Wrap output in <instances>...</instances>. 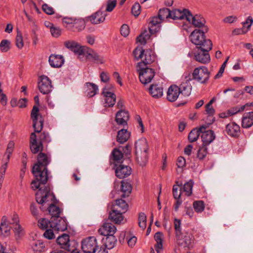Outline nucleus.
<instances>
[{"label": "nucleus", "instance_id": "obj_38", "mask_svg": "<svg viewBox=\"0 0 253 253\" xmlns=\"http://www.w3.org/2000/svg\"><path fill=\"white\" fill-rule=\"evenodd\" d=\"M154 238L157 242V244L155 246V249L159 253L163 247V234L161 232H157L155 234Z\"/></svg>", "mask_w": 253, "mask_h": 253}, {"label": "nucleus", "instance_id": "obj_46", "mask_svg": "<svg viewBox=\"0 0 253 253\" xmlns=\"http://www.w3.org/2000/svg\"><path fill=\"white\" fill-rule=\"evenodd\" d=\"M193 208L197 212H201L205 209L204 203L202 201H197L193 203Z\"/></svg>", "mask_w": 253, "mask_h": 253}, {"label": "nucleus", "instance_id": "obj_14", "mask_svg": "<svg viewBox=\"0 0 253 253\" xmlns=\"http://www.w3.org/2000/svg\"><path fill=\"white\" fill-rule=\"evenodd\" d=\"M119 207H109L110 209L109 211V218L116 224H120L124 219V216L123 214L124 213L122 211L117 210Z\"/></svg>", "mask_w": 253, "mask_h": 253}, {"label": "nucleus", "instance_id": "obj_58", "mask_svg": "<svg viewBox=\"0 0 253 253\" xmlns=\"http://www.w3.org/2000/svg\"><path fill=\"white\" fill-rule=\"evenodd\" d=\"M120 33L122 36L124 37H126L129 33V28L128 26L126 24H123L120 29Z\"/></svg>", "mask_w": 253, "mask_h": 253}, {"label": "nucleus", "instance_id": "obj_4", "mask_svg": "<svg viewBox=\"0 0 253 253\" xmlns=\"http://www.w3.org/2000/svg\"><path fill=\"white\" fill-rule=\"evenodd\" d=\"M51 141L49 133L43 131L41 133L37 139L35 132L31 134L30 137V146L31 152L33 154H37L43 149V143H48Z\"/></svg>", "mask_w": 253, "mask_h": 253}, {"label": "nucleus", "instance_id": "obj_63", "mask_svg": "<svg viewBox=\"0 0 253 253\" xmlns=\"http://www.w3.org/2000/svg\"><path fill=\"white\" fill-rule=\"evenodd\" d=\"M74 20L75 19L72 18L64 17L62 20V21L64 24H66V27L69 30L70 27L71 26Z\"/></svg>", "mask_w": 253, "mask_h": 253}, {"label": "nucleus", "instance_id": "obj_62", "mask_svg": "<svg viewBox=\"0 0 253 253\" xmlns=\"http://www.w3.org/2000/svg\"><path fill=\"white\" fill-rule=\"evenodd\" d=\"M50 32L52 35L56 38L58 37L61 35V30L59 28L54 26L50 27Z\"/></svg>", "mask_w": 253, "mask_h": 253}, {"label": "nucleus", "instance_id": "obj_41", "mask_svg": "<svg viewBox=\"0 0 253 253\" xmlns=\"http://www.w3.org/2000/svg\"><path fill=\"white\" fill-rule=\"evenodd\" d=\"M86 86L88 88L87 96L91 97L97 93L98 88V86L93 83H87Z\"/></svg>", "mask_w": 253, "mask_h": 253}, {"label": "nucleus", "instance_id": "obj_13", "mask_svg": "<svg viewBox=\"0 0 253 253\" xmlns=\"http://www.w3.org/2000/svg\"><path fill=\"white\" fill-rule=\"evenodd\" d=\"M129 119L128 112L121 109L119 110L116 114L115 121L118 125H121L125 127L127 126V121Z\"/></svg>", "mask_w": 253, "mask_h": 253}, {"label": "nucleus", "instance_id": "obj_50", "mask_svg": "<svg viewBox=\"0 0 253 253\" xmlns=\"http://www.w3.org/2000/svg\"><path fill=\"white\" fill-rule=\"evenodd\" d=\"M41 116L39 114V109L38 106L34 105L31 113V118L32 120H36V119H39Z\"/></svg>", "mask_w": 253, "mask_h": 253}, {"label": "nucleus", "instance_id": "obj_23", "mask_svg": "<svg viewBox=\"0 0 253 253\" xmlns=\"http://www.w3.org/2000/svg\"><path fill=\"white\" fill-rule=\"evenodd\" d=\"M201 138L203 145L205 146L209 145L215 139L214 132L212 130H203L201 132Z\"/></svg>", "mask_w": 253, "mask_h": 253}, {"label": "nucleus", "instance_id": "obj_31", "mask_svg": "<svg viewBox=\"0 0 253 253\" xmlns=\"http://www.w3.org/2000/svg\"><path fill=\"white\" fill-rule=\"evenodd\" d=\"M205 126H202L199 128H194L189 133L188 139L189 142H194L197 140L201 132L206 129Z\"/></svg>", "mask_w": 253, "mask_h": 253}, {"label": "nucleus", "instance_id": "obj_15", "mask_svg": "<svg viewBox=\"0 0 253 253\" xmlns=\"http://www.w3.org/2000/svg\"><path fill=\"white\" fill-rule=\"evenodd\" d=\"M106 16L107 14L100 9L87 17V20L93 24H98L103 23L105 21Z\"/></svg>", "mask_w": 253, "mask_h": 253}, {"label": "nucleus", "instance_id": "obj_57", "mask_svg": "<svg viewBox=\"0 0 253 253\" xmlns=\"http://www.w3.org/2000/svg\"><path fill=\"white\" fill-rule=\"evenodd\" d=\"M119 148L121 150L123 155H125L126 157H128L131 153V146L126 144L125 147L120 146Z\"/></svg>", "mask_w": 253, "mask_h": 253}, {"label": "nucleus", "instance_id": "obj_12", "mask_svg": "<svg viewBox=\"0 0 253 253\" xmlns=\"http://www.w3.org/2000/svg\"><path fill=\"white\" fill-rule=\"evenodd\" d=\"M225 131L227 134L233 138H238L241 134L239 125L235 122H230L226 126Z\"/></svg>", "mask_w": 253, "mask_h": 253}, {"label": "nucleus", "instance_id": "obj_45", "mask_svg": "<svg viewBox=\"0 0 253 253\" xmlns=\"http://www.w3.org/2000/svg\"><path fill=\"white\" fill-rule=\"evenodd\" d=\"M44 248L43 243L40 241H35L32 245V248L33 251L37 253H40Z\"/></svg>", "mask_w": 253, "mask_h": 253}, {"label": "nucleus", "instance_id": "obj_19", "mask_svg": "<svg viewBox=\"0 0 253 253\" xmlns=\"http://www.w3.org/2000/svg\"><path fill=\"white\" fill-rule=\"evenodd\" d=\"M116 226L112 223L105 222L102 227L99 229L98 232L102 235L114 234L116 232Z\"/></svg>", "mask_w": 253, "mask_h": 253}, {"label": "nucleus", "instance_id": "obj_60", "mask_svg": "<svg viewBox=\"0 0 253 253\" xmlns=\"http://www.w3.org/2000/svg\"><path fill=\"white\" fill-rule=\"evenodd\" d=\"M136 240V237L134 236H131L130 233H129L128 238L126 239V242L129 247H133L135 245Z\"/></svg>", "mask_w": 253, "mask_h": 253}, {"label": "nucleus", "instance_id": "obj_6", "mask_svg": "<svg viewBox=\"0 0 253 253\" xmlns=\"http://www.w3.org/2000/svg\"><path fill=\"white\" fill-rule=\"evenodd\" d=\"M208 31L207 27H203V29H196L192 32L190 36L191 42L196 45V47L204 46L208 41H211L207 39L205 37V33Z\"/></svg>", "mask_w": 253, "mask_h": 253}, {"label": "nucleus", "instance_id": "obj_16", "mask_svg": "<svg viewBox=\"0 0 253 253\" xmlns=\"http://www.w3.org/2000/svg\"><path fill=\"white\" fill-rule=\"evenodd\" d=\"M187 21L198 28H202L203 29V27H207L205 26L206 23L205 19L201 15H195L193 16L190 12L189 15L188 16Z\"/></svg>", "mask_w": 253, "mask_h": 253}, {"label": "nucleus", "instance_id": "obj_28", "mask_svg": "<svg viewBox=\"0 0 253 253\" xmlns=\"http://www.w3.org/2000/svg\"><path fill=\"white\" fill-rule=\"evenodd\" d=\"M171 18L173 20L183 19L185 18L187 20L190 11L186 9H184L182 11L175 9L171 11Z\"/></svg>", "mask_w": 253, "mask_h": 253}, {"label": "nucleus", "instance_id": "obj_27", "mask_svg": "<svg viewBox=\"0 0 253 253\" xmlns=\"http://www.w3.org/2000/svg\"><path fill=\"white\" fill-rule=\"evenodd\" d=\"M155 76L154 70L149 67L143 66V84L150 83Z\"/></svg>", "mask_w": 253, "mask_h": 253}, {"label": "nucleus", "instance_id": "obj_51", "mask_svg": "<svg viewBox=\"0 0 253 253\" xmlns=\"http://www.w3.org/2000/svg\"><path fill=\"white\" fill-rule=\"evenodd\" d=\"M10 234V228L8 225L4 227L0 226V237L3 238L8 236Z\"/></svg>", "mask_w": 253, "mask_h": 253}, {"label": "nucleus", "instance_id": "obj_9", "mask_svg": "<svg viewBox=\"0 0 253 253\" xmlns=\"http://www.w3.org/2000/svg\"><path fill=\"white\" fill-rule=\"evenodd\" d=\"M98 245L94 236L88 237L82 241V249L84 253H95Z\"/></svg>", "mask_w": 253, "mask_h": 253}, {"label": "nucleus", "instance_id": "obj_2", "mask_svg": "<svg viewBox=\"0 0 253 253\" xmlns=\"http://www.w3.org/2000/svg\"><path fill=\"white\" fill-rule=\"evenodd\" d=\"M171 11L168 8H161L158 15L150 17L147 21L148 30L143 31V45L147 41L151 39V37L160 31L161 23L165 20L171 18Z\"/></svg>", "mask_w": 253, "mask_h": 253}, {"label": "nucleus", "instance_id": "obj_34", "mask_svg": "<svg viewBox=\"0 0 253 253\" xmlns=\"http://www.w3.org/2000/svg\"><path fill=\"white\" fill-rule=\"evenodd\" d=\"M85 27V22L83 19H75L74 22L69 29V30L76 32L83 30Z\"/></svg>", "mask_w": 253, "mask_h": 253}, {"label": "nucleus", "instance_id": "obj_40", "mask_svg": "<svg viewBox=\"0 0 253 253\" xmlns=\"http://www.w3.org/2000/svg\"><path fill=\"white\" fill-rule=\"evenodd\" d=\"M48 211L51 217L50 218L55 217L56 216H60L61 211L60 209L53 204H49L48 207Z\"/></svg>", "mask_w": 253, "mask_h": 253}, {"label": "nucleus", "instance_id": "obj_35", "mask_svg": "<svg viewBox=\"0 0 253 253\" xmlns=\"http://www.w3.org/2000/svg\"><path fill=\"white\" fill-rule=\"evenodd\" d=\"M86 58L94 61L95 63L103 64V58L93 50H89L87 52Z\"/></svg>", "mask_w": 253, "mask_h": 253}, {"label": "nucleus", "instance_id": "obj_17", "mask_svg": "<svg viewBox=\"0 0 253 253\" xmlns=\"http://www.w3.org/2000/svg\"><path fill=\"white\" fill-rule=\"evenodd\" d=\"M56 243L60 246V248L66 250H70V248L72 247V242L70 241L69 235L67 234H63L59 236L56 239Z\"/></svg>", "mask_w": 253, "mask_h": 253}, {"label": "nucleus", "instance_id": "obj_37", "mask_svg": "<svg viewBox=\"0 0 253 253\" xmlns=\"http://www.w3.org/2000/svg\"><path fill=\"white\" fill-rule=\"evenodd\" d=\"M105 236H106L104 242L105 248L111 250L115 247L117 242V239L114 236V234L105 235Z\"/></svg>", "mask_w": 253, "mask_h": 253}, {"label": "nucleus", "instance_id": "obj_25", "mask_svg": "<svg viewBox=\"0 0 253 253\" xmlns=\"http://www.w3.org/2000/svg\"><path fill=\"white\" fill-rule=\"evenodd\" d=\"M149 94L154 98H158L163 95V88L158 84H152L148 88Z\"/></svg>", "mask_w": 253, "mask_h": 253}, {"label": "nucleus", "instance_id": "obj_49", "mask_svg": "<svg viewBox=\"0 0 253 253\" xmlns=\"http://www.w3.org/2000/svg\"><path fill=\"white\" fill-rule=\"evenodd\" d=\"M16 45V46L21 49L23 47L24 43L23 40V37L20 31H18L17 36L15 39Z\"/></svg>", "mask_w": 253, "mask_h": 253}, {"label": "nucleus", "instance_id": "obj_32", "mask_svg": "<svg viewBox=\"0 0 253 253\" xmlns=\"http://www.w3.org/2000/svg\"><path fill=\"white\" fill-rule=\"evenodd\" d=\"M119 208L117 209V210H119L122 212L126 213L128 210V205L126 203V202L122 199H117L115 201V204H112L111 205H109L108 207H117Z\"/></svg>", "mask_w": 253, "mask_h": 253}, {"label": "nucleus", "instance_id": "obj_8", "mask_svg": "<svg viewBox=\"0 0 253 253\" xmlns=\"http://www.w3.org/2000/svg\"><path fill=\"white\" fill-rule=\"evenodd\" d=\"M132 55L133 56V61L134 62H138L135 65L136 71L139 75V80L142 83L141 77L142 76V46L141 45H137L133 50Z\"/></svg>", "mask_w": 253, "mask_h": 253}, {"label": "nucleus", "instance_id": "obj_24", "mask_svg": "<svg viewBox=\"0 0 253 253\" xmlns=\"http://www.w3.org/2000/svg\"><path fill=\"white\" fill-rule=\"evenodd\" d=\"M48 62L52 67L59 68L63 65L64 59L62 55L51 54L49 57Z\"/></svg>", "mask_w": 253, "mask_h": 253}, {"label": "nucleus", "instance_id": "obj_33", "mask_svg": "<svg viewBox=\"0 0 253 253\" xmlns=\"http://www.w3.org/2000/svg\"><path fill=\"white\" fill-rule=\"evenodd\" d=\"M142 141L140 139L138 140L135 143V160L140 163V165H141V162L142 160Z\"/></svg>", "mask_w": 253, "mask_h": 253}, {"label": "nucleus", "instance_id": "obj_39", "mask_svg": "<svg viewBox=\"0 0 253 253\" xmlns=\"http://www.w3.org/2000/svg\"><path fill=\"white\" fill-rule=\"evenodd\" d=\"M33 127L34 128V132L40 133L41 132L43 125V119L42 116H40L39 119H36V120H32Z\"/></svg>", "mask_w": 253, "mask_h": 253}, {"label": "nucleus", "instance_id": "obj_22", "mask_svg": "<svg viewBox=\"0 0 253 253\" xmlns=\"http://www.w3.org/2000/svg\"><path fill=\"white\" fill-rule=\"evenodd\" d=\"M64 45L67 48L74 52L75 54L79 55L84 54V47L80 46L79 44L75 41L65 42Z\"/></svg>", "mask_w": 253, "mask_h": 253}, {"label": "nucleus", "instance_id": "obj_47", "mask_svg": "<svg viewBox=\"0 0 253 253\" xmlns=\"http://www.w3.org/2000/svg\"><path fill=\"white\" fill-rule=\"evenodd\" d=\"M10 42L7 40H3L0 43V50L3 52H7L10 49Z\"/></svg>", "mask_w": 253, "mask_h": 253}, {"label": "nucleus", "instance_id": "obj_20", "mask_svg": "<svg viewBox=\"0 0 253 253\" xmlns=\"http://www.w3.org/2000/svg\"><path fill=\"white\" fill-rule=\"evenodd\" d=\"M167 98L170 102H174L180 95V92L178 85L176 84L171 85L167 91Z\"/></svg>", "mask_w": 253, "mask_h": 253}, {"label": "nucleus", "instance_id": "obj_10", "mask_svg": "<svg viewBox=\"0 0 253 253\" xmlns=\"http://www.w3.org/2000/svg\"><path fill=\"white\" fill-rule=\"evenodd\" d=\"M38 88L43 94H47L52 90V85L51 80L46 76L42 75L38 82Z\"/></svg>", "mask_w": 253, "mask_h": 253}, {"label": "nucleus", "instance_id": "obj_30", "mask_svg": "<svg viewBox=\"0 0 253 253\" xmlns=\"http://www.w3.org/2000/svg\"><path fill=\"white\" fill-rule=\"evenodd\" d=\"M132 191L131 185L128 182L125 180H122L121 182V197L122 198H125L129 196Z\"/></svg>", "mask_w": 253, "mask_h": 253}, {"label": "nucleus", "instance_id": "obj_18", "mask_svg": "<svg viewBox=\"0 0 253 253\" xmlns=\"http://www.w3.org/2000/svg\"><path fill=\"white\" fill-rule=\"evenodd\" d=\"M191 80V79H187L182 82L179 86L178 85L180 94L185 97L189 96L191 94L192 87L190 82Z\"/></svg>", "mask_w": 253, "mask_h": 253}, {"label": "nucleus", "instance_id": "obj_53", "mask_svg": "<svg viewBox=\"0 0 253 253\" xmlns=\"http://www.w3.org/2000/svg\"><path fill=\"white\" fill-rule=\"evenodd\" d=\"M117 5V0H108L107 2L106 11L112 12Z\"/></svg>", "mask_w": 253, "mask_h": 253}, {"label": "nucleus", "instance_id": "obj_43", "mask_svg": "<svg viewBox=\"0 0 253 253\" xmlns=\"http://www.w3.org/2000/svg\"><path fill=\"white\" fill-rule=\"evenodd\" d=\"M113 160L117 162H120L123 157V154L121 150L119 148H115L111 153Z\"/></svg>", "mask_w": 253, "mask_h": 253}, {"label": "nucleus", "instance_id": "obj_1", "mask_svg": "<svg viewBox=\"0 0 253 253\" xmlns=\"http://www.w3.org/2000/svg\"><path fill=\"white\" fill-rule=\"evenodd\" d=\"M38 155L37 162L32 167V173L35 179L31 182V187L34 190L39 189L36 193V201L40 204H43L49 201V198L53 201L55 196L53 193H50V187L49 185L40 187L41 185H45L48 178L47 166L51 162L50 158L41 152Z\"/></svg>", "mask_w": 253, "mask_h": 253}, {"label": "nucleus", "instance_id": "obj_29", "mask_svg": "<svg viewBox=\"0 0 253 253\" xmlns=\"http://www.w3.org/2000/svg\"><path fill=\"white\" fill-rule=\"evenodd\" d=\"M154 51L151 49H143V65L151 64L155 60Z\"/></svg>", "mask_w": 253, "mask_h": 253}, {"label": "nucleus", "instance_id": "obj_61", "mask_svg": "<svg viewBox=\"0 0 253 253\" xmlns=\"http://www.w3.org/2000/svg\"><path fill=\"white\" fill-rule=\"evenodd\" d=\"M172 193L173 197L175 199L180 198L181 195V190L178 192V186L176 185H173L172 188Z\"/></svg>", "mask_w": 253, "mask_h": 253}, {"label": "nucleus", "instance_id": "obj_52", "mask_svg": "<svg viewBox=\"0 0 253 253\" xmlns=\"http://www.w3.org/2000/svg\"><path fill=\"white\" fill-rule=\"evenodd\" d=\"M141 5L139 3L135 2L131 8V13L135 17L138 16L140 13Z\"/></svg>", "mask_w": 253, "mask_h": 253}, {"label": "nucleus", "instance_id": "obj_36", "mask_svg": "<svg viewBox=\"0 0 253 253\" xmlns=\"http://www.w3.org/2000/svg\"><path fill=\"white\" fill-rule=\"evenodd\" d=\"M130 136V133L126 129L123 128L118 132L117 141L120 143L126 142Z\"/></svg>", "mask_w": 253, "mask_h": 253}, {"label": "nucleus", "instance_id": "obj_56", "mask_svg": "<svg viewBox=\"0 0 253 253\" xmlns=\"http://www.w3.org/2000/svg\"><path fill=\"white\" fill-rule=\"evenodd\" d=\"M43 11L48 15H52L54 13V10L52 7L49 6L46 3H44L42 5Z\"/></svg>", "mask_w": 253, "mask_h": 253}, {"label": "nucleus", "instance_id": "obj_54", "mask_svg": "<svg viewBox=\"0 0 253 253\" xmlns=\"http://www.w3.org/2000/svg\"><path fill=\"white\" fill-rule=\"evenodd\" d=\"M15 227H14V232L16 236V238L17 240L18 238H20L24 234L23 230L19 224V223L15 224Z\"/></svg>", "mask_w": 253, "mask_h": 253}, {"label": "nucleus", "instance_id": "obj_11", "mask_svg": "<svg viewBox=\"0 0 253 253\" xmlns=\"http://www.w3.org/2000/svg\"><path fill=\"white\" fill-rule=\"evenodd\" d=\"M112 86V85L110 84L105 86L103 89L102 94L104 98V106L105 107H113L116 102V96L115 94L108 91Z\"/></svg>", "mask_w": 253, "mask_h": 253}, {"label": "nucleus", "instance_id": "obj_5", "mask_svg": "<svg viewBox=\"0 0 253 253\" xmlns=\"http://www.w3.org/2000/svg\"><path fill=\"white\" fill-rule=\"evenodd\" d=\"M206 44L202 47H196L194 53L196 61L203 64H207L211 61L209 52L212 49L211 41H208Z\"/></svg>", "mask_w": 253, "mask_h": 253}, {"label": "nucleus", "instance_id": "obj_26", "mask_svg": "<svg viewBox=\"0 0 253 253\" xmlns=\"http://www.w3.org/2000/svg\"><path fill=\"white\" fill-rule=\"evenodd\" d=\"M242 126L249 128L253 126V112L245 113L242 118Z\"/></svg>", "mask_w": 253, "mask_h": 253}, {"label": "nucleus", "instance_id": "obj_7", "mask_svg": "<svg viewBox=\"0 0 253 253\" xmlns=\"http://www.w3.org/2000/svg\"><path fill=\"white\" fill-rule=\"evenodd\" d=\"M210 73L207 67L200 66L196 68L192 73V80H195L201 84L206 83L210 78Z\"/></svg>", "mask_w": 253, "mask_h": 253}, {"label": "nucleus", "instance_id": "obj_59", "mask_svg": "<svg viewBox=\"0 0 253 253\" xmlns=\"http://www.w3.org/2000/svg\"><path fill=\"white\" fill-rule=\"evenodd\" d=\"M129 233V232L125 231L121 232L119 237V241L121 244H123L125 243L126 238V240L128 239Z\"/></svg>", "mask_w": 253, "mask_h": 253}, {"label": "nucleus", "instance_id": "obj_3", "mask_svg": "<svg viewBox=\"0 0 253 253\" xmlns=\"http://www.w3.org/2000/svg\"><path fill=\"white\" fill-rule=\"evenodd\" d=\"M38 226L42 229L51 228L54 231H64L67 229V222L66 219L61 216H56L49 220L42 218L38 220Z\"/></svg>", "mask_w": 253, "mask_h": 253}, {"label": "nucleus", "instance_id": "obj_21", "mask_svg": "<svg viewBox=\"0 0 253 253\" xmlns=\"http://www.w3.org/2000/svg\"><path fill=\"white\" fill-rule=\"evenodd\" d=\"M131 169L130 167L123 165H120L115 169V173L117 177L122 179L130 175Z\"/></svg>", "mask_w": 253, "mask_h": 253}, {"label": "nucleus", "instance_id": "obj_44", "mask_svg": "<svg viewBox=\"0 0 253 253\" xmlns=\"http://www.w3.org/2000/svg\"><path fill=\"white\" fill-rule=\"evenodd\" d=\"M193 183V181L192 180H190L186 182L183 186V191L187 196H190L192 193Z\"/></svg>", "mask_w": 253, "mask_h": 253}, {"label": "nucleus", "instance_id": "obj_42", "mask_svg": "<svg viewBox=\"0 0 253 253\" xmlns=\"http://www.w3.org/2000/svg\"><path fill=\"white\" fill-rule=\"evenodd\" d=\"M208 153V146L202 144L198 149L197 157L200 160H202L205 158Z\"/></svg>", "mask_w": 253, "mask_h": 253}, {"label": "nucleus", "instance_id": "obj_64", "mask_svg": "<svg viewBox=\"0 0 253 253\" xmlns=\"http://www.w3.org/2000/svg\"><path fill=\"white\" fill-rule=\"evenodd\" d=\"M185 159L183 157H179L178 158L176 165L178 168H183L185 166Z\"/></svg>", "mask_w": 253, "mask_h": 253}, {"label": "nucleus", "instance_id": "obj_48", "mask_svg": "<svg viewBox=\"0 0 253 253\" xmlns=\"http://www.w3.org/2000/svg\"><path fill=\"white\" fill-rule=\"evenodd\" d=\"M174 225L176 236L179 238L181 234V221L179 219L175 218L174 220Z\"/></svg>", "mask_w": 253, "mask_h": 253}, {"label": "nucleus", "instance_id": "obj_55", "mask_svg": "<svg viewBox=\"0 0 253 253\" xmlns=\"http://www.w3.org/2000/svg\"><path fill=\"white\" fill-rule=\"evenodd\" d=\"M44 230L45 231L43 234V236L45 238L48 240H51L55 238V235L53 232L54 229H53L52 228L48 229V228H47Z\"/></svg>", "mask_w": 253, "mask_h": 253}]
</instances>
